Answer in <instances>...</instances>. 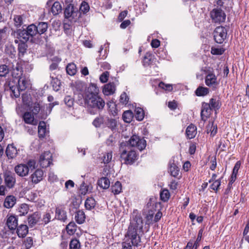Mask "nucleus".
I'll use <instances>...</instances> for the list:
<instances>
[{"label": "nucleus", "instance_id": "bb28decb", "mask_svg": "<svg viewBox=\"0 0 249 249\" xmlns=\"http://www.w3.org/2000/svg\"><path fill=\"white\" fill-rule=\"evenodd\" d=\"M86 215L83 211H78L75 215V220L79 224H83L85 221Z\"/></svg>", "mask_w": 249, "mask_h": 249}, {"label": "nucleus", "instance_id": "603ef678", "mask_svg": "<svg viewBox=\"0 0 249 249\" xmlns=\"http://www.w3.org/2000/svg\"><path fill=\"white\" fill-rule=\"evenodd\" d=\"M170 196V193L168 190H163L160 193V198L164 202L167 201L169 199Z\"/></svg>", "mask_w": 249, "mask_h": 249}, {"label": "nucleus", "instance_id": "37998d69", "mask_svg": "<svg viewBox=\"0 0 249 249\" xmlns=\"http://www.w3.org/2000/svg\"><path fill=\"white\" fill-rule=\"evenodd\" d=\"M106 124L108 128L112 131H114L116 130L117 126V120L115 119L108 118L106 123Z\"/></svg>", "mask_w": 249, "mask_h": 249}, {"label": "nucleus", "instance_id": "79ce46f5", "mask_svg": "<svg viewBox=\"0 0 249 249\" xmlns=\"http://www.w3.org/2000/svg\"><path fill=\"white\" fill-rule=\"evenodd\" d=\"M77 226L74 222H71L66 227V230L70 235H73L76 230Z\"/></svg>", "mask_w": 249, "mask_h": 249}, {"label": "nucleus", "instance_id": "1a4fd4ad", "mask_svg": "<svg viewBox=\"0 0 249 249\" xmlns=\"http://www.w3.org/2000/svg\"><path fill=\"white\" fill-rule=\"evenodd\" d=\"M3 177L7 187L9 188L14 187L16 182L15 174L10 171H6L4 172Z\"/></svg>", "mask_w": 249, "mask_h": 249}, {"label": "nucleus", "instance_id": "412c9836", "mask_svg": "<svg viewBox=\"0 0 249 249\" xmlns=\"http://www.w3.org/2000/svg\"><path fill=\"white\" fill-rule=\"evenodd\" d=\"M40 218V214L38 213H34L28 217V221L29 225L33 227L35 225Z\"/></svg>", "mask_w": 249, "mask_h": 249}, {"label": "nucleus", "instance_id": "39448f33", "mask_svg": "<svg viewBox=\"0 0 249 249\" xmlns=\"http://www.w3.org/2000/svg\"><path fill=\"white\" fill-rule=\"evenodd\" d=\"M36 162L34 160H29L26 163H20L14 168L16 173L20 177L28 176L30 170L35 168Z\"/></svg>", "mask_w": 249, "mask_h": 249}, {"label": "nucleus", "instance_id": "e2e57ef3", "mask_svg": "<svg viewBox=\"0 0 249 249\" xmlns=\"http://www.w3.org/2000/svg\"><path fill=\"white\" fill-rule=\"evenodd\" d=\"M8 73V69L6 65L0 66V76H5Z\"/></svg>", "mask_w": 249, "mask_h": 249}, {"label": "nucleus", "instance_id": "a19ab883", "mask_svg": "<svg viewBox=\"0 0 249 249\" xmlns=\"http://www.w3.org/2000/svg\"><path fill=\"white\" fill-rule=\"evenodd\" d=\"M66 71L70 75H74L77 71L76 65L74 63L69 64L66 67Z\"/></svg>", "mask_w": 249, "mask_h": 249}, {"label": "nucleus", "instance_id": "3c124183", "mask_svg": "<svg viewBox=\"0 0 249 249\" xmlns=\"http://www.w3.org/2000/svg\"><path fill=\"white\" fill-rule=\"evenodd\" d=\"M89 4L85 1H83L80 4L79 10L81 12L85 14L89 11Z\"/></svg>", "mask_w": 249, "mask_h": 249}, {"label": "nucleus", "instance_id": "ddd939ff", "mask_svg": "<svg viewBox=\"0 0 249 249\" xmlns=\"http://www.w3.org/2000/svg\"><path fill=\"white\" fill-rule=\"evenodd\" d=\"M205 82L208 87L215 86L217 84V77L213 71L210 72L206 76Z\"/></svg>", "mask_w": 249, "mask_h": 249}, {"label": "nucleus", "instance_id": "f257e3e1", "mask_svg": "<svg viewBox=\"0 0 249 249\" xmlns=\"http://www.w3.org/2000/svg\"><path fill=\"white\" fill-rule=\"evenodd\" d=\"M131 218L126 235L131 240V243L124 242L123 249H132V245L138 246L141 241L139 235L140 233L142 232V218L138 210H134L132 213Z\"/></svg>", "mask_w": 249, "mask_h": 249}, {"label": "nucleus", "instance_id": "c03bdc74", "mask_svg": "<svg viewBox=\"0 0 249 249\" xmlns=\"http://www.w3.org/2000/svg\"><path fill=\"white\" fill-rule=\"evenodd\" d=\"M11 74L13 78L18 79L20 77H21V68L19 66H17L15 68H13Z\"/></svg>", "mask_w": 249, "mask_h": 249}, {"label": "nucleus", "instance_id": "2eb2a0df", "mask_svg": "<svg viewBox=\"0 0 249 249\" xmlns=\"http://www.w3.org/2000/svg\"><path fill=\"white\" fill-rule=\"evenodd\" d=\"M55 217L63 222L65 221L67 219V213L62 207H56L55 210Z\"/></svg>", "mask_w": 249, "mask_h": 249}, {"label": "nucleus", "instance_id": "7c9ffc66", "mask_svg": "<svg viewBox=\"0 0 249 249\" xmlns=\"http://www.w3.org/2000/svg\"><path fill=\"white\" fill-rule=\"evenodd\" d=\"M155 60L154 56L149 53H147L143 58V63L145 66L151 65Z\"/></svg>", "mask_w": 249, "mask_h": 249}, {"label": "nucleus", "instance_id": "052dcab7", "mask_svg": "<svg viewBox=\"0 0 249 249\" xmlns=\"http://www.w3.org/2000/svg\"><path fill=\"white\" fill-rule=\"evenodd\" d=\"M104 118L102 117H97L93 121V124L96 127H100L103 124Z\"/></svg>", "mask_w": 249, "mask_h": 249}, {"label": "nucleus", "instance_id": "58836bf2", "mask_svg": "<svg viewBox=\"0 0 249 249\" xmlns=\"http://www.w3.org/2000/svg\"><path fill=\"white\" fill-rule=\"evenodd\" d=\"M209 92V89L203 87H199L196 90V94L198 96H205L207 95Z\"/></svg>", "mask_w": 249, "mask_h": 249}, {"label": "nucleus", "instance_id": "393cba45", "mask_svg": "<svg viewBox=\"0 0 249 249\" xmlns=\"http://www.w3.org/2000/svg\"><path fill=\"white\" fill-rule=\"evenodd\" d=\"M208 104L211 108L212 109H214L215 110L218 109L221 106L219 98L218 97H213L212 98Z\"/></svg>", "mask_w": 249, "mask_h": 249}, {"label": "nucleus", "instance_id": "cd10ccee", "mask_svg": "<svg viewBox=\"0 0 249 249\" xmlns=\"http://www.w3.org/2000/svg\"><path fill=\"white\" fill-rule=\"evenodd\" d=\"M98 184L101 188L106 189L110 186V181L107 178L103 177L98 180Z\"/></svg>", "mask_w": 249, "mask_h": 249}, {"label": "nucleus", "instance_id": "f8f14e48", "mask_svg": "<svg viewBox=\"0 0 249 249\" xmlns=\"http://www.w3.org/2000/svg\"><path fill=\"white\" fill-rule=\"evenodd\" d=\"M18 218L16 216L12 215H8L7 216L6 225L10 230H15L18 227Z\"/></svg>", "mask_w": 249, "mask_h": 249}, {"label": "nucleus", "instance_id": "0eeeda50", "mask_svg": "<svg viewBox=\"0 0 249 249\" xmlns=\"http://www.w3.org/2000/svg\"><path fill=\"white\" fill-rule=\"evenodd\" d=\"M128 142L130 146L136 147L140 151L144 149L146 145L145 140L143 138L140 139L137 135H133Z\"/></svg>", "mask_w": 249, "mask_h": 249}, {"label": "nucleus", "instance_id": "69168bd1", "mask_svg": "<svg viewBox=\"0 0 249 249\" xmlns=\"http://www.w3.org/2000/svg\"><path fill=\"white\" fill-rule=\"evenodd\" d=\"M51 218L52 216L51 213H46L43 216L42 221L45 224H47L51 221Z\"/></svg>", "mask_w": 249, "mask_h": 249}, {"label": "nucleus", "instance_id": "4c0bfd02", "mask_svg": "<svg viewBox=\"0 0 249 249\" xmlns=\"http://www.w3.org/2000/svg\"><path fill=\"white\" fill-rule=\"evenodd\" d=\"M135 112V117L136 119L140 121H142L144 116L143 110L141 107H136Z\"/></svg>", "mask_w": 249, "mask_h": 249}, {"label": "nucleus", "instance_id": "ea45409f", "mask_svg": "<svg viewBox=\"0 0 249 249\" xmlns=\"http://www.w3.org/2000/svg\"><path fill=\"white\" fill-rule=\"evenodd\" d=\"M26 30L32 38L37 34L36 25L33 24L28 26Z\"/></svg>", "mask_w": 249, "mask_h": 249}, {"label": "nucleus", "instance_id": "c9c22d12", "mask_svg": "<svg viewBox=\"0 0 249 249\" xmlns=\"http://www.w3.org/2000/svg\"><path fill=\"white\" fill-rule=\"evenodd\" d=\"M112 159V151L107 152L104 154L103 156L101 158L102 162L104 164L109 163Z\"/></svg>", "mask_w": 249, "mask_h": 249}, {"label": "nucleus", "instance_id": "72a5a7b5", "mask_svg": "<svg viewBox=\"0 0 249 249\" xmlns=\"http://www.w3.org/2000/svg\"><path fill=\"white\" fill-rule=\"evenodd\" d=\"M112 192L114 195L119 194L122 190V186L120 182L116 181L111 187Z\"/></svg>", "mask_w": 249, "mask_h": 249}, {"label": "nucleus", "instance_id": "f03ea898", "mask_svg": "<svg viewBox=\"0 0 249 249\" xmlns=\"http://www.w3.org/2000/svg\"><path fill=\"white\" fill-rule=\"evenodd\" d=\"M98 92L99 89L96 85L91 84L84 97L85 103L88 107L96 112L101 111L105 106L104 100L98 95Z\"/></svg>", "mask_w": 249, "mask_h": 249}, {"label": "nucleus", "instance_id": "2f4dec72", "mask_svg": "<svg viewBox=\"0 0 249 249\" xmlns=\"http://www.w3.org/2000/svg\"><path fill=\"white\" fill-rule=\"evenodd\" d=\"M75 12L73 10V6L69 4L64 10V15L66 18H73Z\"/></svg>", "mask_w": 249, "mask_h": 249}, {"label": "nucleus", "instance_id": "6e6d98bb", "mask_svg": "<svg viewBox=\"0 0 249 249\" xmlns=\"http://www.w3.org/2000/svg\"><path fill=\"white\" fill-rule=\"evenodd\" d=\"M225 50L222 48L212 47L211 53L213 55H221L224 53Z\"/></svg>", "mask_w": 249, "mask_h": 249}, {"label": "nucleus", "instance_id": "6e6552de", "mask_svg": "<svg viewBox=\"0 0 249 249\" xmlns=\"http://www.w3.org/2000/svg\"><path fill=\"white\" fill-rule=\"evenodd\" d=\"M211 17L214 22L221 23L225 21L226 15L221 9L215 8L211 12Z\"/></svg>", "mask_w": 249, "mask_h": 249}, {"label": "nucleus", "instance_id": "774afa93", "mask_svg": "<svg viewBox=\"0 0 249 249\" xmlns=\"http://www.w3.org/2000/svg\"><path fill=\"white\" fill-rule=\"evenodd\" d=\"M240 161H237L234 165V166L233 170H232V174L237 176L238 170L240 168Z\"/></svg>", "mask_w": 249, "mask_h": 249}, {"label": "nucleus", "instance_id": "338daca9", "mask_svg": "<svg viewBox=\"0 0 249 249\" xmlns=\"http://www.w3.org/2000/svg\"><path fill=\"white\" fill-rule=\"evenodd\" d=\"M5 51L6 53L9 55H14L16 53L15 48L12 45L7 46Z\"/></svg>", "mask_w": 249, "mask_h": 249}, {"label": "nucleus", "instance_id": "473e14b6", "mask_svg": "<svg viewBox=\"0 0 249 249\" xmlns=\"http://www.w3.org/2000/svg\"><path fill=\"white\" fill-rule=\"evenodd\" d=\"M37 34L41 35L46 32L48 29V24L46 22H39L37 26H36Z\"/></svg>", "mask_w": 249, "mask_h": 249}, {"label": "nucleus", "instance_id": "423d86ee", "mask_svg": "<svg viewBox=\"0 0 249 249\" xmlns=\"http://www.w3.org/2000/svg\"><path fill=\"white\" fill-rule=\"evenodd\" d=\"M227 35L226 29L223 26L217 27L213 32L215 41L217 43H222L226 39Z\"/></svg>", "mask_w": 249, "mask_h": 249}, {"label": "nucleus", "instance_id": "20e7f679", "mask_svg": "<svg viewBox=\"0 0 249 249\" xmlns=\"http://www.w3.org/2000/svg\"><path fill=\"white\" fill-rule=\"evenodd\" d=\"M124 146L125 145L121 144L120 148L121 158L122 160H124V163L131 164L137 159V155L134 150H129L127 146L124 148Z\"/></svg>", "mask_w": 249, "mask_h": 249}, {"label": "nucleus", "instance_id": "864d4df0", "mask_svg": "<svg viewBox=\"0 0 249 249\" xmlns=\"http://www.w3.org/2000/svg\"><path fill=\"white\" fill-rule=\"evenodd\" d=\"M80 247L79 241L76 239H72L70 243V249H79Z\"/></svg>", "mask_w": 249, "mask_h": 249}, {"label": "nucleus", "instance_id": "f3484780", "mask_svg": "<svg viewBox=\"0 0 249 249\" xmlns=\"http://www.w3.org/2000/svg\"><path fill=\"white\" fill-rule=\"evenodd\" d=\"M34 114L30 112H25L23 115V119L25 123L36 125L37 121L35 120Z\"/></svg>", "mask_w": 249, "mask_h": 249}, {"label": "nucleus", "instance_id": "4468645a", "mask_svg": "<svg viewBox=\"0 0 249 249\" xmlns=\"http://www.w3.org/2000/svg\"><path fill=\"white\" fill-rule=\"evenodd\" d=\"M116 86L114 83H109L106 84L103 89V93L107 96L110 95L115 93Z\"/></svg>", "mask_w": 249, "mask_h": 249}, {"label": "nucleus", "instance_id": "9b49d317", "mask_svg": "<svg viewBox=\"0 0 249 249\" xmlns=\"http://www.w3.org/2000/svg\"><path fill=\"white\" fill-rule=\"evenodd\" d=\"M212 109L209 105L208 103H203L202 105L201 111V119L203 121H206L207 118L210 115Z\"/></svg>", "mask_w": 249, "mask_h": 249}, {"label": "nucleus", "instance_id": "c756f323", "mask_svg": "<svg viewBox=\"0 0 249 249\" xmlns=\"http://www.w3.org/2000/svg\"><path fill=\"white\" fill-rule=\"evenodd\" d=\"M51 11L53 15H57L62 11V6L58 1H55L51 8Z\"/></svg>", "mask_w": 249, "mask_h": 249}, {"label": "nucleus", "instance_id": "13d9d810", "mask_svg": "<svg viewBox=\"0 0 249 249\" xmlns=\"http://www.w3.org/2000/svg\"><path fill=\"white\" fill-rule=\"evenodd\" d=\"M159 86L160 88L164 89L166 91H171L173 89L172 85L171 84H165L162 82L159 83Z\"/></svg>", "mask_w": 249, "mask_h": 249}, {"label": "nucleus", "instance_id": "bf43d9fd", "mask_svg": "<svg viewBox=\"0 0 249 249\" xmlns=\"http://www.w3.org/2000/svg\"><path fill=\"white\" fill-rule=\"evenodd\" d=\"M65 104L69 107H71L74 103L73 99L70 96H67L64 98Z\"/></svg>", "mask_w": 249, "mask_h": 249}, {"label": "nucleus", "instance_id": "f704fd0d", "mask_svg": "<svg viewBox=\"0 0 249 249\" xmlns=\"http://www.w3.org/2000/svg\"><path fill=\"white\" fill-rule=\"evenodd\" d=\"M207 131L208 133H211V135L213 136L217 133V126L214 124L213 122H210L207 126Z\"/></svg>", "mask_w": 249, "mask_h": 249}, {"label": "nucleus", "instance_id": "49530a36", "mask_svg": "<svg viewBox=\"0 0 249 249\" xmlns=\"http://www.w3.org/2000/svg\"><path fill=\"white\" fill-rule=\"evenodd\" d=\"M129 101V98L125 92H123L121 94L120 97V102L124 105H127L128 104Z\"/></svg>", "mask_w": 249, "mask_h": 249}, {"label": "nucleus", "instance_id": "7ed1b4c3", "mask_svg": "<svg viewBox=\"0 0 249 249\" xmlns=\"http://www.w3.org/2000/svg\"><path fill=\"white\" fill-rule=\"evenodd\" d=\"M17 82L15 80L6 82L5 85V89L9 90L12 97L18 98L20 95V91L24 90L30 86V81L28 78L25 76L20 77Z\"/></svg>", "mask_w": 249, "mask_h": 249}, {"label": "nucleus", "instance_id": "6ab92c4d", "mask_svg": "<svg viewBox=\"0 0 249 249\" xmlns=\"http://www.w3.org/2000/svg\"><path fill=\"white\" fill-rule=\"evenodd\" d=\"M50 78H51V84L52 85L53 89L55 91L59 90L61 85V82L58 77V76H55V74L54 73H53L51 74Z\"/></svg>", "mask_w": 249, "mask_h": 249}, {"label": "nucleus", "instance_id": "0e129e2a", "mask_svg": "<svg viewBox=\"0 0 249 249\" xmlns=\"http://www.w3.org/2000/svg\"><path fill=\"white\" fill-rule=\"evenodd\" d=\"M109 75V74L108 71L103 72L100 77V81L103 83L107 82L108 80Z\"/></svg>", "mask_w": 249, "mask_h": 249}, {"label": "nucleus", "instance_id": "a878e982", "mask_svg": "<svg viewBox=\"0 0 249 249\" xmlns=\"http://www.w3.org/2000/svg\"><path fill=\"white\" fill-rule=\"evenodd\" d=\"M46 125L44 122H40L38 126V134L39 138H44L47 134Z\"/></svg>", "mask_w": 249, "mask_h": 249}, {"label": "nucleus", "instance_id": "dca6fc26", "mask_svg": "<svg viewBox=\"0 0 249 249\" xmlns=\"http://www.w3.org/2000/svg\"><path fill=\"white\" fill-rule=\"evenodd\" d=\"M43 171L41 169H37L32 174L31 178L33 182L37 183L43 179Z\"/></svg>", "mask_w": 249, "mask_h": 249}, {"label": "nucleus", "instance_id": "b1692460", "mask_svg": "<svg viewBox=\"0 0 249 249\" xmlns=\"http://www.w3.org/2000/svg\"><path fill=\"white\" fill-rule=\"evenodd\" d=\"M18 38L20 39V41L22 42H26L30 39L31 40H32V38L30 37L28 33L26 30H19L18 31Z\"/></svg>", "mask_w": 249, "mask_h": 249}, {"label": "nucleus", "instance_id": "09e8293b", "mask_svg": "<svg viewBox=\"0 0 249 249\" xmlns=\"http://www.w3.org/2000/svg\"><path fill=\"white\" fill-rule=\"evenodd\" d=\"M22 99L24 105L28 107H30L31 97L30 94L27 93L23 94L22 95Z\"/></svg>", "mask_w": 249, "mask_h": 249}, {"label": "nucleus", "instance_id": "5fc2aeb1", "mask_svg": "<svg viewBox=\"0 0 249 249\" xmlns=\"http://www.w3.org/2000/svg\"><path fill=\"white\" fill-rule=\"evenodd\" d=\"M14 20L15 25L17 27L20 26L23 23V17L20 15H17L14 16Z\"/></svg>", "mask_w": 249, "mask_h": 249}, {"label": "nucleus", "instance_id": "5701e85b", "mask_svg": "<svg viewBox=\"0 0 249 249\" xmlns=\"http://www.w3.org/2000/svg\"><path fill=\"white\" fill-rule=\"evenodd\" d=\"M6 154L9 159H13L16 157L18 151L13 145H8L6 150Z\"/></svg>", "mask_w": 249, "mask_h": 249}, {"label": "nucleus", "instance_id": "aec40b11", "mask_svg": "<svg viewBox=\"0 0 249 249\" xmlns=\"http://www.w3.org/2000/svg\"><path fill=\"white\" fill-rule=\"evenodd\" d=\"M16 202V198L14 196H7L4 201V206L8 209L12 208Z\"/></svg>", "mask_w": 249, "mask_h": 249}, {"label": "nucleus", "instance_id": "4d7b16f0", "mask_svg": "<svg viewBox=\"0 0 249 249\" xmlns=\"http://www.w3.org/2000/svg\"><path fill=\"white\" fill-rule=\"evenodd\" d=\"M212 182L213 183L210 186L211 189L214 191H217L221 184V180L217 179Z\"/></svg>", "mask_w": 249, "mask_h": 249}, {"label": "nucleus", "instance_id": "e433bc0d", "mask_svg": "<svg viewBox=\"0 0 249 249\" xmlns=\"http://www.w3.org/2000/svg\"><path fill=\"white\" fill-rule=\"evenodd\" d=\"M123 120L126 123H130L133 117V112L131 110H126L123 114Z\"/></svg>", "mask_w": 249, "mask_h": 249}, {"label": "nucleus", "instance_id": "a211bd4d", "mask_svg": "<svg viewBox=\"0 0 249 249\" xmlns=\"http://www.w3.org/2000/svg\"><path fill=\"white\" fill-rule=\"evenodd\" d=\"M196 133V127L193 124H190L186 128V135L188 139H191L195 138Z\"/></svg>", "mask_w": 249, "mask_h": 249}, {"label": "nucleus", "instance_id": "8fccbe9b", "mask_svg": "<svg viewBox=\"0 0 249 249\" xmlns=\"http://www.w3.org/2000/svg\"><path fill=\"white\" fill-rule=\"evenodd\" d=\"M31 109L34 115H36L38 113L40 109V105L39 103L36 102L30 105Z\"/></svg>", "mask_w": 249, "mask_h": 249}, {"label": "nucleus", "instance_id": "de8ad7c7", "mask_svg": "<svg viewBox=\"0 0 249 249\" xmlns=\"http://www.w3.org/2000/svg\"><path fill=\"white\" fill-rule=\"evenodd\" d=\"M169 172L172 176L177 177L179 174V169L175 164H173L170 166Z\"/></svg>", "mask_w": 249, "mask_h": 249}, {"label": "nucleus", "instance_id": "680f3d73", "mask_svg": "<svg viewBox=\"0 0 249 249\" xmlns=\"http://www.w3.org/2000/svg\"><path fill=\"white\" fill-rule=\"evenodd\" d=\"M24 245L26 249H30L33 245V239L30 237L26 238L24 241Z\"/></svg>", "mask_w": 249, "mask_h": 249}, {"label": "nucleus", "instance_id": "c85d7f7f", "mask_svg": "<svg viewBox=\"0 0 249 249\" xmlns=\"http://www.w3.org/2000/svg\"><path fill=\"white\" fill-rule=\"evenodd\" d=\"M96 205V201L93 197H89L85 202V206L87 210H90L94 208Z\"/></svg>", "mask_w": 249, "mask_h": 249}, {"label": "nucleus", "instance_id": "a18cd8bd", "mask_svg": "<svg viewBox=\"0 0 249 249\" xmlns=\"http://www.w3.org/2000/svg\"><path fill=\"white\" fill-rule=\"evenodd\" d=\"M28 205L25 203L21 204L18 209V212L20 216L25 215L28 213Z\"/></svg>", "mask_w": 249, "mask_h": 249}, {"label": "nucleus", "instance_id": "9d476101", "mask_svg": "<svg viewBox=\"0 0 249 249\" xmlns=\"http://www.w3.org/2000/svg\"><path fill=\"white\" fill-rule=\"evenodd\" d=\"M52 155L49 151H46L41 154L39 160L40 165L42 168L48 167L52 161Z\"/></svg>", "mask_w": 249, "mask_h": 249}, {"label": "nucleus", "instance_id": "4be33fe9", "mask_svg": "<svg viewBox=\"0 0 249 249\" xmlns=\"http://www.w3.org/2000/svg\"><path fill=\"white\" fill-rule=\"evenodd\" d=\"M17 228V233L19 237H24L28 232V228L26 225L21 224Z\"/></svg>", "mask_w": 249, "mask_h": 249}]
</instances>
